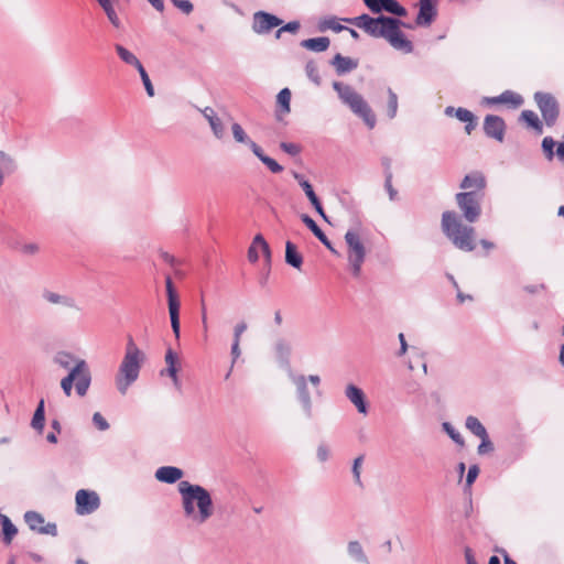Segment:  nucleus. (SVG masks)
<instances>
[{
	"label": "nucleus",
	"mask_w": 564,
	"mask_h": 564,
	"mask_svg": "<svg viewBox=\"0 0 564 564\" xmlns=\"http://www.w3.org/2000/svg\"><path fill=\"white\" fill-rule=\"evenodd\" d=\"M344 22L351 24L358 29H361L368 35H376L377 30V17L373 18L369 14H361L355 18H345Z\"/></svg>",
	"instance_id": "nucleus-23"
},
{
	"label": "nucleus",
	"mask_w": 564,
	"mask_h": 564,
	"mask_svg": "<svg viewBox=\"0 0 564 564\" xmlns=\"http://www.w3.org/2000/svg\"><path fill=\"white\" fill-rule=\"evenodd\" d=\"M301 24L299 21H290L286 24L280 26L275 35H281L283 32L295 33L299 31Z\"/></svg>",
	"instance_id": "nucleus-59"
},
{
	"label": "nucleus",
	"mask_w": 564,
	"mask_h": 564,
	"mask_svg": "<svg viewBox=\"0 0 564 564\" xmlns=\"http://www.w3.org/2000/svg\"><path fill=\"white\" fill-rule=\"evenodd\" d=\"M15 169L17 164L13 158L0 150V173L11 174Z\"/></svg>",
	"instance_id": "nucleus-44"
},
{
	"label": "nucleus",
	"mask_w": 564,
	"mask_h": 564,
	"mask_svg": "<svg viewBox=\"0 0 564 564\" xmlns=\"http://www.w3.org/2000/svg\"><path fill=\"white\" fill-rule=\"evenodd\" d=\"M273 350L278 364L283 368H290L292 354L291 341L288 338L280 336L274 340Z\"/></svg>",
	"instance_id": "nucleus-20"
},
{
	"label": "nucleus",
	"mask_w": 564,
	"mask_h": 564,
	"mask_svg": "<svg viewBox=\"0 0 564 564\" xmlns=\"http://www.w3.org/2000/svg\"><path fill=\"white\" fill-rule=\"evenodd\" d=\"M137 70L140 74V77H141V80L143 83V86L145 88L147 94L150 97H153L154 96V88H153V85L151 83V79H150L145 68L143 67V65H141L140 67L137 68Z\"/></svg>",
	"instance_id": "nucleus-50"
},
{
	"label": "nucleus",
	"mask_w": 564,
	"mask_h": 564,
	"mask_svg": "<svg viewBox=\"0 0 564 564\" xmlns=\"http://www.w3.org/2000/svg\"><path fill=\"white\" fill-rule=\"evenodd\" d=\"M478 475H479V467H478V465L475 464V465L469 466L468 473H467V476H466V486L470 487L475 482V480L478 477Z\"/></svg>",
	"instance_id": "nucleus-61"
},
{
	"label": "nucleus",
	"mask_w": 564,
	"mask_h": 564,
	"mask_svg": "<svg viewBox=\"0 0 564 564\" xmlns=\"http://www.w3.org/2000/svg\"><path fill=\"white\" fill-rule=\"evenodd\" d=\"M40 250V247L37 243H34V242H30V243H25L22 246L21 248V251L24 253V254H28V256H33L35 253H37Z\"/></svg>",
	"instance_id": "nucleus-64"
},
{
	"label": "nucleus",
	"mask_w": 564,
	"mask_h": 564,
	"mask_svg": "<svg viewBox=\"0 0 564 564\" xmlns=\"http://www.w3.org/2000/svg\"><path fill=\"white\" fill-rule=\"evenodd\" d=\"M390 45L402 53H411L413 51L412 42L409 37H386Z\"/></svg>",
	"instance_id": "nucleus-41"
},
{
	"label": "nucleus",
	"mask_w": 564,
	"mask_h": 564,
	"mask_svg": "<svg viewBox=\"0 0 564 564\" xmlns=\"http://www.w3.org/2000/svg\"><path fill=\"white\" fill-rule=\"evenodd\" d=\"M365 6L375 14H381L383 11L395 17H405L408 11L397 0H362Z\"/></svg>",
	"instance_id": "nucleus-12"
},
{
	"label": "nucleus",
	"mask_w": 564,
	"mask_h": 564,
	"mask_svg": "<svg viewBox=\"0 0 564 564\" xmlns=\"http://www.w3.org/2000/svg\"><path fill=\"white\" fill-rule=\"evenodd\" d=\"M554 145H555V141L553 140L552 137H545L543 140H542V150L545 154V158L551 161L553 160L554 158Z\"/></svg>",
	"instance_id": "nucleus-52"
},
{
	"label": "nucleus",
	"mask_w": 564,
	"mask_h": 564,
	"mask_svg": "<svg viewBox=\"0 0 564 564\" xmlns=\"http://www.w3.org/2000/svg\"><path fill=\"white\" fill-rule=\"evenodd\" d=\"M437 15V9L435 2H427L426 0H420L419 12L415 19L417 26H430Z\"/></svg>",
	"instance_id": "nucleus-22"
},
{
	"label": "nucleus",
	"mask_w": 564,
	"mask_h": 564,
	"mask_svg": "<svg viewBox=\"0 0 564 564\" xmlns=\"http://www.w3.org/2000/svg\"><path fill=\"white\" fill-rule=\"evenodd\" d=\"M199 111L208 121L214 135L217 139H221L225 135V127L215 110L212 107H205L204 109H199Z\"/></svg>",
	"instance_id": "nucleus-27"
},
{
	"label": "nucleus",
	"mask_w": 564,
	"mask_h": 564,
	"mask_svg": "<svg viewBox=\"0 0 564 564\" xmlns=\"http://www.w3.org/2000/svg\"><path fill=\"white\" fill-rule=\"evenodd\" d=\"M344 22L343 19L337 18L336 15H326L319 18L316 21V24L311 29L312 32L325 33V32H334L339 33L346 31L349 35H358V33L349 28L341 24Z\"/></svg>",
	"instance_id": "nucleus-13"
},
{
	"label": "nucleus",
	"mask_w": 564,
	"mask_h": 564,
	"mask_svg": "<svg viewBox=\"0 0 564 564\" xmlns=\"http://www.w3.org/2000/svg\"><path fill=\"white\" fill-rule=\"evenodd\" d=\"M364 459H365V456L359 455L358 457H356L354 459L352 467H351L355 482L360 487L362 486L360 474H361V466H362Z\"/></svg>",
	"instance_id": "nucleus-49"
},
{
	"label": "nucleus",
	"mask_w": 564,
	"mask_h": 564,
	"mask_svg": "<svg viewBox=\"0 0 564 564\" xmlns=\"http://www.w3.org/2000/svg\"><path fill=\"white\" fill-rule=\"evenodd\" d=\"M534 100L546 126H554L560 113V107L556 98L550 93L536 91L534 94Z\"/></svg>",
	"instance_id": "nucleus-8"
},
{
	"label": "nucleus",
	"mask_w": 564,
	"mask_h": 564,
	"mask_svg": "<svg viewBox=\"0 0 564 564\" xmlns=\"http://www.w3.org/2000/svg\"><path fill=\"white\" fill-rule=\"evenodd\" d=\"M345 397L356 406L360 414L368 413V402L361 388L354 383H348L345 388Z\"/></svg>",
	"instance_id": "nucleus-19"
},
{
	"label": "nucleus",
	"mask_w": 564,
	"mask_h": 564,
	"mask_svg": "<svg viewBox=\"0 0 564 564\" xmlns=\"http://www.w3.org/2000/svg\"><path fill=\"white\" fill-rule=\"evenodd\" d=\"M285 262L297 270H300L303 264L302 254L297 251L296 246L291 241H286L285 243Z\"/></svg>",
	"instance_id": "nucleus-30"
},
{
	"label": "nucleus",
	"mask_w": 564,
	"mask_h": 564,
	"mask_svg": "<svg viewBox=\"0 0 564 564\" xmlns=\"http://www.w3.org/2000/svg\"><path fill=\"white\" fill-rule=\"evenodd\" d=\"M332 64L335 66L338 75L347 74L358 67V61L343 56L341 54H336L332 61Z\"/></svg>",
	"instance_id": "nucleus-29"
},
{
	"label": "nucleus",
	"mask_w": 564,
	"mask_h": 564,
	"mask_svg": "<svg viewBox=\"0 0 564 564\" xmlns=\"http://www.w3.org/2000/svg\"><path fill=\"white\" fill-rule=\"evenodd\" d=\"M115 50H116L118 56L120 57V59L123 63H126L127 65L132 66L134 68H138L142 65L140 59L135 56V54L132 53L131 51H129L123 45L116 44Z\"/></svg>",
	"instance_id": "nucleus-33"
},
{
	"label": "nucleus",
	"mask_w": 564,
	"mask_h": 564,
	"mask_svg": "<svg viewBox=\"0 0 564 564\" xmlns=\"http://www.w3.org/2000/svg\"><path fill=\"white\" fill-rule=\"evenodd\" d=\"M316 457L318 462L325 463L330 457V447L325 442H321L316 448Z\"/></svg>",
	"instance_id": "nucleus-51"
},
{
	"label": "nucleus",
	"mask_w": 564,
	"mask_h": 564,
	"mask_svg": "<svg viewBox=\"0 0 564 564\" xmlns=\"http://www.w3.org/2000/svg\"><path fill=\"white\" fill-rule=\"evenodd\" d=\"M401 24H403V21L395 15L388 17L380 14L377 17L376 35H404L401 31Z\"/></svg>",
	"instance_id": "nucleus-17"
},
{
	"label": "nucleus",
	"mask_w": 564,
	"mask_h": 564,
	"mask_svg": "<svg viewBox=\"0 0 564 564\" xmlns=\"http://www.w3.org/2000/svg\"><path fill=\"white\" fill-rule=\"evenodd\" d=\"M398 112V95L391 89L388 88V105H387V116L389 119H393Z\"/></svg>",
	"instance_id": "nucleus-47"
},
{
	"label": "nucleus",
	"mask_w": 564,
	"mask_h": 564,
	"mask_svg": "<svg viewBox=\"0 0 564 564\" xmlns=\"http://www.w3.org/2000/svg\"><path fill=\"white\" fill-rule=\"evenodd\" d=\"M293 177L297 181L299 185L304 191L311 204H314L316 200H319V198L317 197L313 189L312 184L307 180H305V177L302 174L293 172Z\"/></svg>",
	"instance_id": "nucleus-38"
},
{
	"label": "nucleus",
	"mask_w": 564,
	"mask_h": 564,
	"mask_svg": "<svg viewBox=\"0 0 564 564\" xmlns=\"http://www.w3.org/2000/svg\"><path fill=\"white\" fill-rule=\"evenodd\" d=\"M345 241L348 247V261L351 267L352 274L359 276L361 265L366 258V248L360 240L356 230L349 229L345 235Z\"/></svg>",
	"instance_id": "nucleus-7"
},
{
	"label": "nucleus",
	"mask_w": 564,
	"mask_h": 564,
	"mask_svg": "<svg viewBox=\"0 0 564 564\" xmlns=\"http://www.w3.org/2000/svg\"><path fill=\"white\" fill-rule=\"evenodd\" d=\"M0 522L2 525L3 542L9 544L11 543L14 535L18 533V529L11 522V520L4 514H0Z\"/></svg>",
	"instance_id": "nucleus-37"
},
{
	"label": "nucleus",
	"mask_w": 564,
	"mask_h": 564,
	"mask_svg": "<svg viewBox=\"0 0 564 564\" xmlns=\"http://www.w3.org/2000/svg\"><path fill=\"white\" fill-rule=\"evenodd\" d=\"M93 423L99 431H107L109 429V423L99 412L94 413Z\"/></svg>",
	"instance_id": "nucleus-58"
},
{
	"label": "nucleus",
	"mask_w": 564,
	"mask_h": 564,
	"mask_svg": "<svg viewBox=\"0 0 564 564\" xmlns=\"http://www.w3.org/2000/svg\"><path fill=\"white\" fill-rule=\"evenodd\" d=\"M43 299L52 304H61L67 307H75V302L68 296L61 295L58 293L45 290L42 294Z\"/></svg>",
	"instance_id": "nucleus-36"
},
{
	"label": "nucleus",
	"mask_w": 564,
	"mask_h": 564,
	"mask_svg": "<svg viewBox=\"0 0 564 564\" xmlns=\"http://www.w3.org/2000/svg\"><path fill=\"white\" fill-rule=\"evenodd\" d=\"M260 252L263 254L268 264L271 262V249L269 243L265 241L261 234L254 236L249 249H248V260L251 263H254L259 260Z\"/></svg>",
	"instance_id": "nucleus-18"
},
{
	"label": "nucleus",
	"mask_w": 564,
	"mask_h": 564,
	"mask_svg": "<svg viewBox=\"0 0 564 564\" xmlns=\"http://www.w3.org/2000/svg\"><path fill=\"white\" fill-rule=\"evenodd\" d=\"M171 2L185 14H189L194 9L189 0H171Z\"/></svg>",
	"instance_id": "nucleus-57"
},
{
	"label": "nucleus",
	"mask_w": 564,
	"mask_h": 564,
	"mask_svg": "<svg viewBox=\"0 0 564 564\" xmlns=\"http://www.w3.org/2000/svg\"><path fill=\"white\" fill-rule=\"evenodd\" d=\"M74 383L76 393L79 397H85L91 383V373L84 359L77 360L68 375L61 381V388L66 397H70Z\"/></svg>",
	"instance_id": "nucleus-5"
},
{
	"label": "nucleus",
	"mask_w": 564,
	"mask_h": 564,
	"mask_svg": "<svg viewBox=\"0 0 564 564\" xmlns=\"http://www.w3.org/2000/svg\"><path fill=\"white\" fill-rule=\"evenodd\" d=\"M272 173H281L283 171V166L279 164L274 159L264 154L261 147H256L253 153Z\"/></svg>",
	"instance_id": "nucleus-35"
},
{
	"label": "nucleus",
	"mask_w": 564,
	"mask_h": 564,
	"mask_svg": "<svg viewBox=\"0 0 564 564\" xmlns=\"http://www.w3.org/2000/svg\"><path fill=\"white\" fill-rule=\"evenodd\" d=\"M443 430L446 432V434L457 444L463 446L464 445V438L460 435L458 431L454 429V426L449 422H444L442 424Z\"/></svg>",
	"instance_id": "nucleus-48"
},
{
	"label": "nucleus",
	"mask_w": 564,
	"mask_h": 564,
	"mask_svg": "<svg viewBox=\"0 0 564 564\" xmlns=\"http://www.w3.org/2000/svg\"><path fill=\"white\" fill-rule=\"evenodd\" d=\"M183 475V470L175 466H162L155 471V478L159 481L170 485L181 480Z\"/></svg>",
	"instance_id": "nucleus-25"
},
{
	"label": "nucleus",
	"mask_w": 564,
	"mask_h": 564,
	"mask_svg": "<svg viewBox=\"0 0 564 564\" xmlns=\"http://www.w3.org/2000/svg\"><path fill=\"white\" fill-rule=\"evenodd\" d=\"M347 554L358 564H370V560L366 554L364 546L357 540H351L347 543Z\"/></svg>",
	"instance_id": "nucleus-28"
},
{
	"label": "nucleus",
	"mask_w": 564,
	"mask_h": 564,
	"mask_svg": "<svg viewBox=\"0 0 564 564\" xmlns=\"http://www.w3.org/2000/svg\"><path fill=\"white\" fill-rule=\"evenodd\" d=\"M441 226L444 235L457 249L467 252L475 249L474 227L463 224L460 217L455 212H444L442 214Z\"/></svg>",
	"instance_id": "nucleus-3"
},
{
	"label": "nucleus",
	"mask_w": 564,
	"mask_h": 564,
	"mask_svg": "<svg viewBox=\"0 0 564 564\" xmlns=\"http://www.w3.org/2000/svg\"><path fill=\"white\" fill-rule=\"evenodd\" d=\"M302 221L306 225V227L314 234V236L333 253L338 254L336 249L333 247L329 239L326 237V235L323 232V230L317 226L315 220L306 215L303 214L301 216Z\"/></svg>",
	"instance_id": "nucleus-26"
},
{
	"label": "nucleus",
	"mask_w": 564,
	"mask_h": 564,
	"mask_svg": "<svg viewBox=\"0 0 564 564\" xmlns=\"http://www.w3.org/2000/svg\"><path fill=\"white\" fill-rule=\"evenodd\" d=\"M97 2L99 3V6L104 9V11L106 12L109 21L116 26V28H119L120 25V20L113 9V6H112V2L111 0H97Z\"/></svg>",
	"instance_id": "nucleus-45"
},
{
	"label": "nucleus",
	"mask_w": 564,
	"mask_h": 564,
	"mask_svg": "<svg viewBox=\"0 0 564 564\" xmlns=\"http://www.w3.org/2000/svg\"><path fill=\"white\" fill-rule=\"evenodd\" d=\"M144 352L138 348L132 337L128 338L126 354L116 377V386L121 394H126L129 387L138 379Z\"/></svg>",
	"instance_id": "nucleus-2"
},
{
	"label": "nucleus",
	"mask_w": 564,
	"mask_h": 564,
	"mask_svg": "<svg viewBox=\"0 0 564 564\" xmlns=\"http://www.w3.org/2000/svg\"><path fill=\"white\" fill-rule=\"evenodd\" d=\"M166 286V295H167V305H169V314L171 321V327L175 338L178 340L181 336V323H180V307L181 303L178 300V295L176 290L174 289L172 279L170 275L165 279Z\"/></svg>",
	"instance_id": "nucleus-10"
},
{
	"label": "nucleus",
	"mask_w": 564,
	"mask_h": 564,
	"mask_svg": "<svg viewBox=\"0 0 564 564\" xmlns=\"http://www.w3.org/2000/svg\"><path fill=\"white\" fill-rule=\"evenodd\" d=\"M307 77L314 82L316 85H319L321 78L318 75V69L313 62H308L305 66Z\"/></svg>",
	"instance_id": "nucleus-56"
},
{
	"label": "nucleus",
	"mask_w": 564,
	"mask_h": 564,
	"mask_svg": "<svg viewBox=\"0 0 564 564\" xmlns=\"http://www.w3.org/2000/svg\"><path fill=\"white\" fill-rule=\"evenodd\" d=\"M276 102L283 113H289L291 111V90L289 88L281 89L276 96Z\"/></svg>",
	"instance_id": "nucleus-46"
},
{
	"label": "nucleus",
	"mask_w": 564,
	"mask_h": 564,
	"mask_svg": "<svg viewBox=\"0 0 564 564\" xmlns=\"http://www.w3.org/2000/svg\"><path fill=\"white\" fill-rule=\"evenodd\" d=\"M521 119L527 122L529 127L535 129L538 133H542L543 126L535 112L532 110H523L521 112Z\"/></svg>",
	"instance_id": "nucleus-43"
},
{
	"label": "nucleus",
	"mask_w": 564,
	"mask_h": 564,
	"mask_svg": "<svg viewBox=\"0 0 564 564\" xmlns=\"http://www.w3.org/2000/svg\"><path fill=\"white\" fill-rule=\"evenodd\" d=\"M333 88L338 94L343 104L348 106L356 116L361 118L369 129L375 128L377 122L376 115L360 94L351 86L341 82H334Z\"/></svg>",
	"instance_id": "nucleus-4"
},
{
	"label": "nucleus",
	"mask_w": 564,
	"mask_h": 564,
	"mask_svg": "<svg viewBox=\"0 0 564 564\" xmlns=\"http://www.w3.org/2000/svg\"><path fill=\"white\" fill-rule=\"evenodd\" d=\"M444 113L448 117L455 116L459 121L466 122L465 131L467 134H470L477 126L476 116L466 108L459 107L456 109L453 106H447Z\"/></svg>",
	"instance_id": "nucleus-21"
},
{
	"label": "nucleus",
	"mask_w": 564,
	"mask_h": 564,
	"mask_svg": "<svg viewBox=\"0 0 564 564\" xmlns=\"http://www.w3.org/2000/svg\"><path fill=\"white\" fill-rule=\"evenodd\" d=\"M485 193L479 191L460 192L455 195L456 204L466 221L476 223L481 215Z\"/></svg>",
	"instance_id": "nucleus-6"
},
{
	"label": "nucleus",
	"mask_w": 564,
	"mask_h": 564,
	"mask_svg": "<svg viewBox=\"0 0 564 564\" xmlns=\"http://www.w3.org/2000/svg\"><path fill=\"white\" fill-rule=\"evenodd\" d=\"M76 513L91 514L100 507V498L94 490L79 489L75 496Z\"/></svg>",
	"instance_id": "nucleus-11"
},
{
	"label": "nucleus",
	"mask_w": 564,
	"mask_h": 564,
	"mask_svg": "<svg viewBox=\"0 0 564 564\" xmlns=\"http://www.w3.org/2000/svg\"><path fill=\"white\" fill-rule=\"evenodd\" d=\"M301 46L310 51L323 52L329 46V37H308L301 42Z\"/></svg>",
	"instance_id": "nucleus-34"
},
{
	"label": "nucleus",
	"mask_w": 564,
	"mask_h": 564,
	"mask_svg": "<svg viewBox=\"0 0 564 564\" xmlns=\"http://www.w3.org/2000/svg\"><path fill=\"white\" fill-rule=\"evenodd\" d=\"M182 506L187 518L202 524L213 516V500L209 491L200 485L181 480L177 485Z\"/></svg>",
	"instance_id": "nucleus-1"
},
{
	"label": "nucleus",
	"mask_w": 564,
	"mask_h": 564,
	"mask_svg": "<svg viewBox=\"0 0 564 564\" xmlns=\"http://www.w3.org/2000/svg\"><path fill=\"white\" fill-rule=\"evenodd\" d=\"M280 148L285 153L295 156L301 152V147L291 142H281Z\"/></svg>",
	"instance_id": "nucleus-60"
},
{
	"label": "nucleus",
	"mask_w": 564,
	"mask_h": 564,
	"mask_svg": "<svg viewBox=\"0 0 564 564\" xmlns=\"http://www.w3.org/2000/svg\"><path fill=\"white\" fill-rule=\"evenodd\" d=\"M177 371H178L177 366L176 367H166L165 369L161 370L160 375L161 376H169L172 379L174 387L176 389H180L181 388V382H180V379L177 377Z\"/></svg>",
	"instance_id": "nucleus-54"
},
{
	"label": "nucleus",
	"mask_w": 564,
	"mask_h": 564,
	"mask_svg": "<svg viewBox=\"0 0 564 564\" xmlns=\"http://www.w3.org/2000/svg\"><path fill=\"white\" fill-rule=\"evenodd\" d=\"M479 438L481 441L480 444L478 445V448H477V452H478L479 455H485V454L490 453V452L494 451V444L490 441L488 434L486 436H481Z\"/></svg>",
	"instance_id": "nucleus-55"
},
{
	"label": "nucleus",
	"mask_w": 564,
	"mask_h": 564,
	"mask_svg": "<svg viewBox=\"0 0 564 564\" xmlns=\"http://www.w3.org/2000/svg\"><path fill=\"white\" fill-rule=\"evenodd\" d=\"M283 23L276 15L258 11L253 14L252 29L256 33L261 34L270 32L272 29L280 26Z\"/></svg>",
	"instance_id": "nucleus-16"
},
{
	"label": "nucleus",
	"mask_w": 564,
	"mask_h": 564,
	"mask_svg": "<svg viewBox=\"0 0 564 564\" xmlns=\"http://www.w3.org/2000/svg\"><path fill=\"white\" fill-rule=\"evenodd\" d=\"M459 187L467 191H479L484 192L486 187V178L481 172H473L470 174L465 175L462 180Z\"/></svg>",
	"instance_id": "nucleus-24"
},
{
	"label": "nucleus",
	"mask_w": 564,
	"mask_h": 564,
	"mask_svg": "<svg viewBox=\"0 0 564 564\" xmlns=\"http://www.w3.org/2000/svg\"><path fill=\"white\" fill-rule=\"evenodd\" d=\"M45 424V402L44 399H41L37 403V406L34 411L33 417L31 420V426L37 433H42Z\"/></svg>",
	"instance_id": "nucleus-31"
},
{
	"label": "nucleus",
	"mask_w": 564,
	"mask_h": 564,
	"mask_svg": "<svg viewBox=\"0 0 564 564\" xmlns=\"http://www.w3.org/2000/svg\"><path fill=\"white\" fill-rule=\"evenodd\" d=\"M247 327L248 326H247L246 322L237 323L236 326L234 327V340L232 341L240 343L241 336L246 332Z\"/></svg>",
	"instance_id": "nucleus-62"
},
{
	"label": "nucleus",
	"mask_w": 564,
	"mask_h": 564,
	"mask_svg": "<svg viewBox=\"0 0 564 564\" xmlns=\"http://www.w3.org/2000/svg\"><path fill=\"white\" fill-rule=\"evenodd\" d=\"M289 378L296 389L297 400L303 409L306 419L313 417V401L307 387V379L304 375H295L292 370L289 371Z\"/></svg>",
	"instance_id": "nucleus-9"
},
{
	"label": "nucleus",
	"mask_w": 564,
	"mask_h": 564,
	"mask_svg": "<svg viewBox=\"0 0 564 564\" xmlns=\"http://www.w3.org/2000/svg\"><path fill=\"white\" fill-rule=\"evenodd\" d=\"M165 364L166 367H176L177 366V355L172 348H167L165 352Z\"/></svg>",
	"instance_id": "nucleus-63"
},
{
	"label": "nucleus",
	"mask_w": 564,
	"mask_h": 564,
	"mask_svg": "<svg viewBox=\"0 0 564 564\" xmlns=\"http://www.w3.org/2000/svg\"><path fill=\"white\" fill-rule=\"evenodd\" d=\"M482 129L488 138L495 139L498 142L505 140L507 126L500 116L487 115L484 119Z\"/></svg>",
	"instance_id": "nucleus-15"
},
{
	"label": "nucleus",
	"mask_w": 564,
	"mask_h": 564,
	"mask_svg": "<svg viewBox=\"0 0 564 564\" xmlns=\"http://www.w3.org/2000/svg\"><path fill=\"white\" fill-rule=\"evenodd\" d=\"M499 100L501 104L510 105L512 108H518L523 104L522 96L512 90H505L499 95Z\"/></svg>",
	"instance_id": "nucleus-40"
},
{
	"label": "nucleus",
	"mask_w": 564,
	"mask_h": 564,
	"mask_svg": "<svg viewBox=\"0 0 564 564\" xmlns=\"http://www.w3.org/2000/svg\"><path fill=\"white\" fill-rule=\"evenodd\" d=\"M465 426L470 433H473L477 437L486 436L488 434L486 427L476 416H467L465 421Z\"/></svg>",
	"instance_id": "nucleus-39"
},
{
	"label": "nucleus",
	"mask_w": 564,
	"mask_h": 564,
	"mask_svg": "<svg viewBox=\"0 0 564 564\" xmlns=\"http://www.w3.org/2000/svg\"><path fill=\"white\" fill-rule=\"evenodd\" d=\"M53 360L59 367L70 370L72 364L76 365V361L79 359L75 358V356L68 351H58L55 354Z\"/></svg>",
	"instance_id": "nucleus-42"
},
{
	"label": "nucleus",
	"mask_w": 564,
	"mask_h": 564,
	"mask_svg": "<svg viewBox=\"0 0 564 564\" xmlns=\"http://www.w3.org/2000/svg\"><path fill=\"white\" fill-rule=\"evenodd\" d=\"M232 137L238 143H242L249 147V149L254 153L256 147H259L253 140L249 138V135L245 132L242 127L235 122L231 126Z\"/></svg>",
	"instance_id": "nucleus-32"
},
{
	"label": "nucleus",
	"mask_w": 564,
	"mask_h": 564,
	"mask_svg": "<svg viewBox=\"0 0 564 564\" xmlns=\"http://www.w3.org/2000/svg\"><path fill=\"white\" fill-rule=\"evenodd\" d=\"M24 521L32 531L41 534H48L52 536L57 535V527L53 522L44 524V517L36 511H26L24 513Z\"/></svg>",
	"instance_id": "nucleus-14"
},
{
	"label": "nucleus",
	"mask_w": 564,
	"mask_h": 564,
	"mask_svg": "<svg viewBox=\"0 0 564 564\" xmlns=\"http://www.w3.org/2000/svg\"><path fill=\"white\" fill-rule=\"evenodd\" d=\"M384 188L389 194L390 200H395L398 198V191L392 185V172L391 171H388L386 173Z\"/></svg>",
	"instance_id": "nucleus-53"
}]
</instances>
